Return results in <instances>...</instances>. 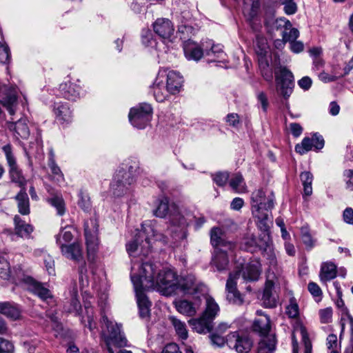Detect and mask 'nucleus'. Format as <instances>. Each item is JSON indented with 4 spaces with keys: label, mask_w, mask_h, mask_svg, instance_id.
I'll return each mask as SVG.
<instances>
[{
    "label": "nucleus",
    "mask_w": 353,
    "mask_h": 353,
    "mask_svg": "<svg viewBox=\"0 0 353 353\" xmlns=\"http://www.w3.org/2000/svg\"><path fill=\"white\" fill-rule=\"evenodd\" d=\"M56 118L61 122H69L72 119V111L65 103L58 102L54 105Z\"/></svg>",
    "instance_id": "nucleus-31"
},
{
    "label": "nucleus",
    "mask_w": 353,
    "mask_h": 353,
    "mask_svg": "<svg viewBox=\"0 0 353 353\" xmlns=\"http://www.w3.org/2000/svg\"><path fill=\"white\" fill-rule=\"evenodd\" d=\"M259 0H244L243 12L254 32H259L261 28V21L259 17Z\"/></svg>",
    "instance_id": "nucleus-10"
},
{
    "label": "nucleus",
    "mask_w": 353,
    "mask_h": 353,
    "mask_svg": "<svg viewBox=\"0 0 353 353\" xmlns=\"http://www.w3.org/2000/svg\"><path fill=\"white\" fill-rule=\"evenodd\" d=\"M73 239V234L70 230H68V228H65L57 236L56 241L60 247L65 243H69Z\"/></svg>",
    "instance_id": "nucleus-50"
},
{
    "label": "nucleus",
    "mask_w": 353,
    "mask_h": 353,
    "mask_svg": "<svg viewBox=\"0 0 353 353\" xmlns=\"http://www.w3.org/2000/svg\"><path fill=\"white\" fill-rule=\"evenodd\" d=\"M203 46L201 47L197 43L188 40L185 42L183 46V50L185 57L188 60L199 61L203 56Z\"/></svg>",
    "instance_id": "nucleus-25"
},
{
    "label": "nucleus",
    "mask_w": 353,
    "mask_h": 353,
    "mask_svg": "<svg viewBox=\"0 0 353 353\" xmlns=\"http://www.w3.org/2000/svg\"><path fill=\"white\" fill-rule=\"evenodd\" d=\"M0 103L10 114H14L18 103L17 89L0 85Z\"/></svg>",
    "instance_id": "nucleus-13"
},
{
    "label": "nucleus",
    "mask_w": 353,
    "mask_h": 353,
    "mask_svg": "<svg viewBox=\"0 0 353 353\" xmlns=\"http://www.w3.org/2000/svg\"><path fill=\"white\" fill-rule=\"evenodd\" d=\"M253 330L262 336H268L271 329L270 319L268 316H262L256 319L252 325Z\"/></svg>",
    "instance_id": "nucleus-30"
},
{
    "label": "nucleus",
    "mask_w": 353,
    "mask_h": 353,
    "mask_svg": "<svg viewBox=\"0 0 353 353\" xmlns=\"http://www.w3.org/2000/svg\"><path fill=\"white\" fill-rule=\"evenodd\" d=\"M154 237L156 241L168 242V236L163 234L158 233L150 223L142 225V230L139 232L138 237L126 245V249L130 256L143 255L146 256L151 250L150 239Z\"/></svg>",
    "instance_id": "nucleus-3"
},
{
    "label": "nucleus",
    "mask_w": 353,
    "mask_h": 353,
    "mask_svg": "<svg viewBox=\"0 0 353 353\" xmlns=\"http://www.w3.org/2000/svg\"><path fill=\"white\" fill-rule=\"evenodd\" d=\"M212 263L216 266L217 270L222 271L225 270L229 263L226 250L220 248L216 252L212 260Z\"/></svg>",
    "instance_id": "nucleus-39"
},
{
    "label": "nucleus",
    "mask_w": 353,
    "mask_h": 353,
    "mask_svg": "<svg viewBox=\"0 0 353 353\" xmlns=\"http://www.w3.org/2000/svg\"><path fill=\"white\" fill-rule=\"evenodd\" d=\"M299 313V305L294 298H291L290 304L286 307V314L290 318H296Z\"/></svg>",
    "instance_id": "nucleus-53"
},
{
    "label": "nucleus",
    "mask_w": 353,
    "mask_h": 353,
    "mask_svg": "<svg viewBox=\"0 0 353 353\" xmlns=\"http://www.w3.org/2000/svg\"><path fill=\"white\" fill-rule=\"evenodd\" d=\"M314 147L312 139L308 137H305L301 143L296 145L295 151L300 154H303Z\"/></svg>",
    "instance_id": "nucleus-48"
},
{
    "label": "nucleus",
    "mask_w": 353,
    "mask_h": 353,
    "mask_svg": "<svg viewBox=\"0 0 353 353\" xmlns=\"http://www.w3.org/2000/svg\"><path fill=\"white\" fill-rule=\"evenodd\" d=\"M62 254L67 259L79 262L82 259V247L77 243L62 245L60 247Z\"/></svg>",
    "instance_id": "nucleus-27"
},
{
    "label": "nucleus",
    "mask_w": 353,
    "mask_h": 353,
    "mask_svg": "<svg viewBox=\"0 0 353 353\" xmlns=\"http://www.w3.org/2000/svg\"><path fill=\"white\" fill-rule=\"evenodd\" d=\"M307 288L309 292L314 297L318 298V301H320L321 299L322 291L320 287L316 283L314 282L309 283Z\"/></svg>",
    "instance_id": "nucleus-58"
},
{
    "label": "nucleus",
    "mask_w": 353,
    "mask_h": 353,
    "mask_svg": "<svg viewBox=\"0 0 353 353\" xmlns=\"http://www.w3.org/2000/svg\"><path fill=\"white\" fill-rule=\"evenodd\" d=\"M48 165L51 170L53 179L59 184L63 183L64 181L63 174L53 158L49 159Z\"/></svg>",
    "instance_id": "nucleus-45"
},
{
    "label": "nucleus",
    "mask_w": 353,
    "mask_h": 353,
    "mask_svg": "<svg viewBox=\"0 0 353 353\" xmlns=\"http://www.w3.org/2000/svg\"><path fill=\"white\" fill-rule=\"evenodd\" d=\"M270 209L265 210L264 208H252V214L257 219L268 218V211Z\"/></svg>",
    "instance_id": "nucleus-62"
},
{
    "label": "nucleus",
    "mask_w": 353,
    "mask_h": 353,
    "mask_svg": "<svg viewBox=\"0 0 353 353\" xmlns=\"http://www.w3.org/2000/svg\"><path fill=\"white\" fill-rule=\"evenodd\" d=\"M152 108L148 103H141L130 109L128 117L130 123L139 129L144 128L150 121Z\"/></svg>",
    "instance_id": "nucleus-8"
},
{
    "label": "nucleus",
    "mask_w": 353,
    "mask_h": 353,
    "mask_svg": "<svg viewBox=\"0 0 353 353\" xmlns=\"http://www.w3.org/2000/svg\"><path fill=\"white\" fill-rule=\"evenodd\" d=\"M17 201L19 212L23 215H27L30 213L29 198L24 190H21L15 196Z\"/></svg>",
    "instance_id": "nucleus-36"
},
{
    "label": "nucleus",
    "mask_w": 353,
    "mask_h": 353,
    "mask_svg": "<svg viewBox=\"0 0 353 353\" xmlns=\"http://www.w3.org/2000/svg\"><path fill=\"white\" fill-rule=\"evenodd\" d=\"M210 338L212 344L219 347H223L225 343H227V339H225L217 333L211 334Z\"/></svg>",
    "instance_id": "nucleus-61"
},
{
    "label": "nucleus",
    "mask_w": 353,
    "mask_h": 353,
    "mask_svg": "<svg viewBox=\"0 0 353 353\" xmlns=\"http://www.w3.org/2000/svg\"><path fill=\"white\" fill-rule=\"evenodd\" d=\"M154 214L159 218H164L169 215L170 226L168 232H170L174 239L177 241L186 237V228L188 223L175 205H169L168 198L164 197L159 201L154 210Z\"/></svg>",
    "instance_id": "nucleus-2"
},
{
    "label": "nucleus",
    "mask_w": 353,
    "mask_h": 353,
    "mask_svg": "<svg viewBox=\"0 0 353 353\" xmlns=\"http://www.w3.org/2000/svg\"><path fill=\"white\" fill-rule=\"evenodd\" d=\"M132 265H135L137 276H140L143 281L145 288L157 290L165 296H172L177 293L178 278L173 270L163 269L155 276L157 268L153 263H134Z\"/></svg>",
    "instance_id": "nucleus-1"
},
{
    "label": "nucleus",
    "mask_w": 353,
    "mask_h": 353,
    "mask_svg": "<svg viewBox=\"0 0 353 353\" xmlns=\"http://www.w3.org/2000/svg\"><path fill=\"white\" fill-rule=\"evenodd\" d=\"M332 309L330 307L320 310L319 316L321 322L322 323H330L332 319Z\"/></svg>",
    "instance_id": "nucleus-56"
},
{
    "label": "nucleus",
    "mask_w": 353,
    "mask_h": 353,
    "mask_svg": "<svg viewBox=\"0 0 353 353\" xmlns=\"http://www.w3.org/2000/svg\"><path fill=\"white\" fill-rule=\"evenodd\" d=\"M8 124V128L14 132V136L17 139H26L29 137L30 130L26 119H20L15 123L9 122Z\"/></svg>",
    "instance_id": "nucleus-28"
},
{
    "label": "nucleus",
    "mask_w": 353,
    "mask_h": 353,
    "mask_svg": "<svg viewBox=\"0 0 353 353\" xmlns=\"http://www.w3.org/2000/svg\"><path fill=\"white\" fill-rule=\"evenodd\" d=\"M312 139L314 148L316 150H319L323 148L325 141L321 135L316 133L313 135Z\"/></svg>",
    "instance_id": "nucleus-63"
},
{
    "label": "nucleus",
    "mask_w": 353,
    "mask_h": 353,
    "mask_svg": "<svg viewBox=\"0 0 353 353\" xmlns=\"http://www.w3.org/2000/svg\"><path fill=\"white\" fill-rule=\"evenodd\" d=\"M176 284L179 287L178 291L189 294H193L199 291L201 287L192 274L181 276L177 279Z\"/></svg>",
    "instance_id": "nucleus-19"
},
{
    "label": "nucleus",
    "mask_w": 353,
    "mask_h": 353,
    "mask_svg": "<svg viewBox=\"0 0 353 353\" xmlns=\"http://www.w3.org/2000/svg\"><path fill=\"white\" fill-rule=\"evenodd\" d=\"M59 92L63 98L70 101H76L81 97V88L79 85L68 81L60 84Z\"/></svg>",
    "instance_id": "nucleus-23"
},
{
    "label": "nucleus",
    "mask_w": 353,
    "mask_h": 353,
    "mask_svg": "<svg viewBox=\"0 0 353 353\" xmlns=\"http://www.w3.org/2000/svg\"><path fill=\"white\" fill-rule=\"evenodd\" d=\"M103 326L107 329L108 333L105 334L103 331V336L110 353H114L112 347H122L128 345V341L125 336L121 333L120 326L114 324L105 315L102 316Z\"/></svg>",
    "instance_id": "nucleus-5"
},
{
    "label": "nucleus",
    "mask_w": 353,
    "mask_h": 353,
    "mask_svg": "<svg viewBox=\"0 0 353 353\" xmlns=\"http://www.w3.org/2000/svg\"><path fill=\"white\" fill-rule=\"evenodd\" d=\"M22 281L28 291L37 295L42 301H48L49 299H52L51 292L44 287L42 283L35 281L33 278L24 276Z\"/></svg>",
    "instance_id": "nucleus-15"
},
{
    "label": "nucleus",
    "mask_w": 353,
    "mask_h": 353,
    "mask_svg": "<svg viewBox=\"0 0 353 353\" xmlns=\"http://www.w3.org/2000/svg\"><path fill=\"white\" fill-rule=\"evenodd\" d=\"M227 345L237 353H248L252 347V341L248 336L233 332L227 336Z\"/></svg>",
    "instance_id": "nucleus-11"
},
{
    "label": "nucleus",
    "mask_w": 353,
    "mask_h": 353,
    "mask_svg": "<svg viewBox=\"0 0 353 353\" xmlns=\"http://www.w3.org/2000/svg\"><path fill=\"white\" fill-rule=\"evenodd\" d=\"M252 208H264L265 210L272 209L274 205V195L270 193L266 196L263 189H259L252 192Z\"/></svg>",
    "instance_id": "nucleus-21"
},
{
    "label": "nucleus",
    "mask_w": 353,
    "mask_h": 353,
    "mask_svg": "<svg viewBox=\"0 0 353 353\" xmlns=\"http://www.w3.org/2000/svg\"><path fill=\"white\" fill-rule=\"evenodd\" d=\"M344 181L345 182L346 188L353 190V170H345L343 172Z\"/></svg>",
    "instance_id": "nucleus-60"
},
{
    "label": "nucleus",
    "mask_w": 353,
    "mask_h": 353,
    "mask_svg": "<svg viewBox=\"0 0 353 353\" xmlns=\"http://www.w3.org/2000/svg\"><path fill=\"white\" fill-rule=\"evenodd\" d=\"M262 301L265 307L273 308L276 306L277 295L274 291V282L269 278L265 283Z\"/></svg>",
    "instance_id": "nucleus-22"
},
{
    "label": "nucleus",
    "mask_w": 353,
    "mask_h": 353,
    "mask_svg": "<svg viewBox=\"0 0 353 353\" xmlns=\"http://www.w3.org/2000/svg\"><path fill=\"white\" fill-rule=\"evenodd\" d=\"M135 270V265H132L131 268V280L136 293L140 316L144 319L148 317L150 315L151 302L144 293V291L148 289L144 288L143 281L140 276H137Z\"/></svg>",
    "instance_id": "nucleus-6"
},
{
    "label": "nucleus",
    "mask_w": 353,
    "mask_h": 353,
    "mask_svg": "<svg viewBox=\"0 0 353 353\" xmlns=\"http://www.w3.org/2000/svg\"><path fill=\"white\" fill-rule=\"evenodd\" d=\"M79 201L78 202L79 206L84 211H88L91 208L90 199L88 194L81 192L79 194Z\"/></svg>",
    "instance_id": "nucleus-55"
},
{
    "label": "nucleus",
    "mask_w": 353,
    "mask_h": 353,
    "mask_svg": "<svg viewBox=\"0 0 353 353\" xmlns=\"http://www.w3.org/2000/svg\"><path fill=\"white\" fill-rule=\"evenodd\" d=\"M279 1L283 6V12L287 15H292L297 12L298 6L294 0H279Z\"/></svg>",
    "instance_id": "nucleus-47"
},
{
    "label": "nucleus",
    "mask_w": 353,
    "mask_h": 353,
    "mask_svg": "<svg viewBox=\"0 0 353 353\" xmlns=\"http://www.w3.org/2000/svg\"><path fill=\"white\" fill-rule=\"evenodd\" d=\"M98 227L97 220L94 219H90L85 222L84 230L88 256L97 250Z\"/></svg>",
    "instance_id": "nucleus-14"
},
{
    "label": "nucleus",
    "mask_w": 353,
    "mask_h": 353,
    "mask_svg": "<svg viewBox=\"0 0 353 353\" xmlns=\"http://www.w3.org/2000/svg\"><path fill=\"white\" fill-rule=\"evenodd\" d=\"M48 201L56 210L57 214L62 216L65 212V204L63 197L60 195H54L48 199Z\"/></svg>",
    "instance_id": "nucleus-43"
},
{
    "label": "nucleus",
    "mask_w": 353,
    "mask_h": 353,
    "mask_svg": "<svg viewBox=\"0 0 353 353\" xmlns=\"http://www.w3.org/2000/svg\"><path fill=\"white\" fill-rule=\"evenodd\" d=\"M256 53L257 54H265L268 53V45L267 40L265 37L257 35L256 36Z\"/></svg>",
    "instance_id": "nucleus-51"
},
{
    "label": "nucleus",
    "mask_w": 353,
    "mask_h": 353,
    "mask_svg": "<svg viewBox=\"0 0 353 353\" xmlns=\"http://www.w3.org/2000/svg\"><path fill=\"white\" fill-rule=\"evenodd\" d=\"M275 26L276 29L284 28L282 33V38L284 43L294 41L299 36L298 29L292 28L291 22L285 17L276 19Z\"/></svg>",
    "instance_id": "nucleus-17"
},
{
    "label": "nucleus",
    "mask_w": 353,
    "mask_h": 353,
    "mask_svg": "<svg viewBox=\"0 0 353 353\" xmlns=\"http://www.w3.org/2000/svg\"><path fill=\"white\" fill-rule=\"evenodd\" d=\"M239 279L240 272L230 273L225 285L227 300L237 305H241L244 302L242 294L236 288L237 281Z\"/></svg>",
    "instance_id": "nucleus-12"
},
{
    "label": "nucleus",
    "mask_w": 353,
    "mask_h": 353,
    "mask_svg": "<svg viewBox=\"0 0 353 353\" xmlns=\"http://www.w3.org/2000/svg\"><path fill=\"white\" fill-rule=\"evenodd\" d=\"M134 181V177L130 170H125L121 168L117 170L111 184L113 195L116 197H121L128 194Z\"/></svg>",
    "instance_id": "nucleus-7"
},
{
    "label": "nucleus",
    "mask_w": 353,
    "mask_h": 353,
    "mask_svg": "<svg viewBox=\"0 0 353 353\" xmlns=\"http://www.w3.org/2000/svg\"><path fill=\"white\" fill-rule=\"evenodd\" d=\"M14 345L8 340L0 337V353H12Z\"/></svg>",
    "instance_id": "nucleus-57"
},
{
    "label": "nucleus",
    "mask_w": 353,
    "mask_h": 353,
    "mask_svg": "<svg viewBox=\"0 0 353 353\" xmlns=\"http://www.w3.org/2000/svg\"><path fill=\"white\" fill-rule=\"evenodd\" d=\"M210 241L214 247H227L229 250L234 248V245L225 239V234L220 228H213L210 231Z\"/></svg>",
    "instance_id": "nucleus-26"
},
{
    "label": "nucleus",
    "mask_w": 353,
    "mask_h": 353,
    "mask_svg": "<svg viewBox=\"0 0 353 353\" xmlns=\"http://www.w3.org/2000/svg\"><path fill=\"white\" fill-rule=\"evenodd\" d=\"M192 329L199 334L210 332L212 329V321L202 315L199 319H191L189 321Z\"/></svg>",
    "instance_id": "nucleus-29"
},
{
    "label": "nucleus",
    "mask_w": 353,
    "mask_h": 353,
    "mask_svg": "<svg viewBox=\"0 0 353 353\" xmlns=\"http://www.w3.org/2000/svg\"><path fill=\"white\" fill-rule=\"evenodd\" d=\"M14 231L16 234L21 237L28 238L33 231L31 225L26 223L19 216L16 215L14 218Z\"/></svg>",
    "instance_id": "nucleus-33"
},
{
    "label": "nucleus",
    "mask_w": 353,
    "mask_h": 353,
    "mask_svg": "<svg viewBox=\"0 0 353 353\" xmlns=\"http://www.w3.org/2000/svg\"><path fill=\"white\" fill-rule=\"evenodd\" d=\"M213 181L219 186H224L229 179V173L227 172H219L212 175Z\"/></svg>",
    "instance_id": "nucleus-54"
},
{
    "label": "nucleus",
    "mask_w": 353,
    "mask_h": 353,
    "mask_svg": "<svg viewBox=\"0 0 353 353\" xmlns=\"http://www.w3.org/2000/svg\"><path fill=\"white\" fill-rule=\"evenodd\" d=\"M300 178L303 185L304 194L305 196H310L312 194V174L310 172H303L300 175Z\"/></svg>",
    "instance_id": "nucleus-42"
},
{
    "label": "nucleus",
    "mask_w": 353,
    "mask_h": 353,
    "mask_svg": "<svg viewBox=\"0 0 353 353\" xmlns=\"http://www.w3.org/2000/svg\"><path fill=\"white\" fill-rule=\"evenodd\" d=\"M205 310L203 316L211 321H213L214 319L219 312V306L214 299L209 296L205 297Z\"/></svg>",
    "instance_id": "nucleus-35"
},
{
    "label": "nucleus",
    "mask_w": 353,
    "mask_h": 353,
    "mask_svg": "<svg viewBox=\"0 0 353 353\" xmlns=\"http://www.w3.org/2000/svg\"><path fill=\"white\" fill-rule=\"evenodd\" d=\"M343 219L345 223L353 225V209L352 208H347L344 210Z\"/></svg>",
    "instance_id": "nucleus-64"
},
{
    "label": "nucleus",
    "mask_w": 353,
    "mask_h": 353,
    "mask_svg": "<svg viewBox=\"0 0 353 353\" xmlns=\"http://www.w3.org/2000/svg\"><path fill=\"white\" fill-rule=\"evenodd\" d=\"M8 165L9 166V175L12 182L23 186L26 183V179L21 170L17 165L16 159L12 153L11 145L8 144L3 147Z\"/></svg>",
    "instance_id": "nucleus-9"
},
{
    "label": "nucleus",
    "mask_w": 353,
    "mask_h": 353,
    "mask_svg": "<svg viewBox=\"0 0 353 353\" xmlns=\"http://www.w3.org/2000/svg\"><path fill=\"white\" fill-rule=\"evenodd\" d=\"M206 44H208L209 46H211V48L208 50L207 49V46L205 44V43H202V46L203 48H205V53L207 56H211L214 54L218 58H222V56L223 55V51L222 46L219 44L214 45L212 43V41L209 40L208 41L205 42Z\"/></svg>",
    "instance_id": "nucleus-46"
},
{
    "label": "nucleus",
    "mask_w": 353,
    "mask_h": 353,
    "mask_svg": "<svg viewBox=\"0 0 353 353\" xmlns=\"http://www.w3.org/2000/svg\"><path fill=\"white\" fill-rule=\"evenodd\" d=\"M85 308L87 315L86 316H83L81 321L83 324H85V326L88 327L90 331H92V330L96 327L95 323L93 322L94 319L92 308L87 306H85Z\"/></svg>",
    "instance_id": "nucleus-52"
},
{
    "label": "nucleus",
    "mask_w": 353,
    "mask_h": 353,
    "mask_svg": "<svg viewBox=\"0 0 353 353\" xmlns=\"http://www.w3.org/2000/svg\"><path fill=\"white\" fill-rule=\"evenodd\" d=\"M81 306L77 298V290L76 288L73 289L72 298L68 305H64V310L69 313H74L76 315L79 314Z\"/></svg>",
    "instance_id": "nucleus-41"
},
{
    "label": "nucleus",
    "mask_w": 353,
    "mask_h": 353,
    "mask_svg": "<svg viewBox=\"0 0 353 353\" xmlns=\"http://www.w3.org/2000/svg\"><path fill=\"white\" fill-rule=\"evenodd\" d=\"M240 272V279L243 282L256 281L261 273V265L259 261H252L233 273Z\"/></svg>",
    "instance_id": "nucleus-16"
},
{
    "label": "nucleus",
    "mask_w": 353,
    "mask_h": 353,
    "mask_svg": "<svg viewBox=\"0 0 353 353\" xmlns=\"http://www.w3.org/2000/svg\"><path fill=\"white\" fill-rule=\"evenodd\" d=\"M276 90L278 95L282 98V102L288 107V99L293 92L294 79L293 74L286 68H281L275 72Z\"/></svg>",
    "instance_id": "nucleus-4"
},
{
    "label": "nucleus",
    "mask_w": 353,
    "mask_h": 353,
    "mask_svg": "<svg viewBox=\"0 0 353 353\" xmlns=\"http://www.w3.org/2000/svg\"><path fill=\"white\" fill-rule=\"evenodd\" d=\"M336 276V266L331 262L322 264L319 277L321 281L327 282Z\"/></svg>",
    "instance_id": "nucleus-34"
},
{
    "label": "nucleus",
    "mask_w": 353,
    "mask_h": 353,
    "mask_svg": "<svg viewBox=\"0 0 353 353\" xmlns=\"http://www.w3.org/2000/svg\"><path fill=\"white\" fill-rule=\"evenodd\" d=\"M170 320L179 337L182 340L187 339L188 335L185 323L175 317H171Z\"/></svg>",
    "instance_id": "nucleus-44"
},
{
    "label": "nucleus",
    "mask_w": 353,
    "mask_h": 353,
    "mask_svg": "<svg viewBox=\"0 0 353 353\" xmlns=\"http://www.w3.org/2000/svg\"><path fill=\"white\" fill-rule=\"evenodd\" d=\"M44 264L49 274L54 275L55 273L54 261L52 257L48 254L44 255Z\"/></svg>",
    "instance_id": "nucleus-59"
},
{
    "label": "nucleus",
    "mask_w": 353,
    "mask_h": 353,
    "mask_svg": "<svg viewBox=\"0 0 353 353\" xmlns=\"http://www.w3.org/2000/svg\"><path fill=\"white\" fill-rule=\"evenodd\" d=\"M154 32L163 39H170L174 32L172 22L166 18H159L153 23Z\"/></svg>",
    "instance_id": "nucleus-18"
},
{
    "label": "nucleus",
    "mask_w": 353,
    "mask_h": 353,
    "mask_svg": "<svg viewBox=\"0 0 353 353\" xmlns=\"http://www.w3.org/2000/svg\"><path fill=\"white\" fill-rule=\"evenodd\" d=\"M177 310L183 314L189 316H194L196 313L198 307L194 303L186 300H181L176 303Z\"/></svg>",
    "instance_id": "nucleus-38"
},
{
    "label": "nucleus",
    "mask_w": 353,
    "mask_h": 353,
    "mask_svg": "<svg viewBox=\"0 0 353 353\" xmlns=\"http://www.w3.org/2000/svg\"><path fill=\"white\" fill-rule=\"evenodd\" d=\"M154 97L158 102H163L171 93L165 82V74L159 72L151 88Z\"/></svg>",
    "instance_id": "nucleus-20"
},
{
    "label": "nucleus",
    "mask_w": 353,
    "mask_h": 353,
    "mask_svg": "<svg viewBox=\"0 0 353 353\" xmlns=\"http://www.w3.org/2000/svg\"><path fill=\"white\" fill-rule=\"evenodd\" d=\"M165 82L171 94H176L181 91L183 79L179 72L170 71L166 75L165 74Z\"/></svg>",
    "instance_id": "nucleus-24"
},
{
    "label": "nucleus",
    "mask_w": 353,
    "mask_h": 353,
    "mask_svg": "<svg viewBox=\"0 0 353 353\" xmlns=\"http://www.w3.org/2000/svg\"><path fill=\"white\" fill-rule=\"evenodd\" d=\"M0 313L8 318L16 321L21 318V310L14 304L9 302L0 303Z\"/></svg>",
    "instance_id": "nucleus-32"
},
{
    "label": "nucleus",
    "mask_w": 353,
    "mask_h": 353,
    "mask_svg": "<svg viewBox=\"0 0 353 353\" xmlns=\"http://www.w3.org/2000/svg\"><path fill=\"white\" fill-rule=\"evenodd\" d=\"M230 185L236 193H243L246 191V185L241 174H234L230 181Z\"/></svg>",
    "instance_id": "nucleus-40"
},
{
    "label": "nucleus",
    "mask_w": 353,
    "mask_h": 353,
    "mask_svg": "<svg viewBox=\"0 0 353 353\" xmlns=\"http://www.w3.org/2000/svg\"><path fill=\"white\" fill-rule=\"evenodd\" d=\"M341 334L343 332L345 324H348L350 327V332L352 339H353V317L348 312V310L345 307L344 312L342 314L341 319Z\"/></svg>",
    "instance_id": "nucleus-49"
},
{
    "label": "nucleus",
    "mask_w": 353,
    "mask_h": 353,
    "mask_svg": "<svg viewBox=\"0 0 353 353\" xmlns=\"http://www.w3.org/2000/svg\"><path fill=\"white\" fill-rule=\"evenodd\" d=\"M275 347V336L273 335L265 336L259 343L257 353H273Z\"/></svg>",
    "instance_id": "nucleus-37"
}]
</instances>
